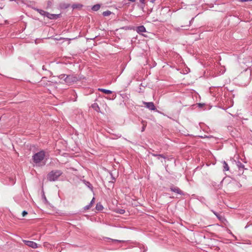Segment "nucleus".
<instances>
[{"mask_svg":"<svg viewBox=\"0 0 252 252\" xmlns=\"http://www.w3.org/2000/svg\"><path fill=\"white\" fill-rule=\"evenodd\" d=\"M242 1L244 2H246V1H252V0H243Z\"/></svg>","mask_w":252,"mask_h":252,"instance_id":"nucleus-26","label":"nucleus"},{"mask_svg":"<svg viewBox=\"0 0 252 252\" xmlns=\"http://www.w3.org/2000/svg\"><path fill=\"white\" fill-rule=\"evenodd\" d=\"M61 17V14H50L49 12H47L46 17L50 20H55Z\"/></svg>","mask_w":252,"mask_h":252,"instance_id":"nucleus-7","label":"nucleus"},{"mask_svg":"<svg viewBox=\"0 0 252 252\" xmlns=\"http://www.w3.org/2000/svg\"><path fill=\"white\" fill-rule=\"evenodd\" d=\"M91 207V204H89L88 205H87L85 207V209H87V210H88Z\"/></svg>","mask_w":252,"mask_h":252,"instance_id":"nucleus-23","label":"nucleus"},{"mask_svg":"<svg viewBox=\"0 0 252 252\" xmlns=\"http://www.w3.org/2000/svg\"><path fill=\"white\" fill-rule=\"evenodd\" d=\"M42 69H43V70H46V69L45 68V66H44V65H43V66H42Z\"/></svg>","mask_w":252,"mask_h":252,"instance_id":"nucleus-28","label":"nucleus"},{"mask_svg":"<svg viewBox=\"0 0 252 252\" xmlns=\"http://www.w3.org/2000/svg\"><path fill=\"white\" fill-rule=\"evenodd\" d=\"M236 164L237 167L238 168V169L239 170L242 169V170H243L244 169H245V165L243 163H242L241 162V161H240L239 160L237 161H236Z\"/></svg>","mask_w":252,"mask_h":252,"instance_id":"nucleus-11","label":"nucleus"},{"mask_svg":"<svg viewBox=\"0 0 252 252\" xmlns=\"http://www.w3.org/2000/svg\"><path fill=\"white\" fill-rule=\"evenodd\" d=\"M88 184L89 185H88V187H89V188H91L90 186H91V185L89 182H88Z\"/></svg>","mask_w":252,"mask_h":252,"instance_id":"nucleus-30","label":"nucleus"},{"mask_svg":"<svg viewBox=\"0 0 252 252\" xmlns=\"http://www.w3.org/2000/svg\"><path fill=\"white\" fill-rule=\"evenodd\" d=\"M81 6H82V5H80V4H73L72 5V8L73 9H74V8H76L80 7Z\"/></svg>","mask_w":252,"mask_h":252,"instance_id":"nucleus-21","label":"nucleus"},{"mask_svg":"<svg viewBox=\"0 0 252 252\" xmlns=\"http://www.w3.org/2000/svg\"><path fill=\"white\" fill-rule=\"evenodd\" d=\"M94 198L92 199V201H91V202H90V204H91V206H92V205L94 203Z\"/></svg>","mask_w":252,"mask_h":252,"instance_id":"nucleus-25","label":"nucleus"},{"mask_svg":"<svg viewBox=\"0 0 252 252\" xmlns=\"http://www.w3.org/2000/svg\"><path fill=\"white\" fill-rule=\"evenodd\" d=\"M111 11L109 10H107L105 11H104L102 13V15L103 16H108L111 14Z\"/></svg>","mask_w":252,"mask_h":252,"instance_id":"nucleus-18","label":"nucleus"},{"mask_svg":"<svg viewBox=\"0 0 252 252\" xmlns=\"http://www.w3.org/2000/svg\"><path fill=\"white\" fill-rule=\"evenodd\" d=\"M236 185L238 186V188H240L242 187V185L239 182H237Z\"/></svg>","mask_w":252,"mask_h":252,"instance_id":"nucleus-24","label":"nucleus"},{"mask_svg":"<svg viewBox=\"0 0 252 252\" xmlns=\"http://www.w3.org/2000/svg\"><path fill=\"white\" fill-rule=\"evenodd\" d=\"M157 157V158H158V159H159V158H161V157Z\"/></svg>","mask_w":252,"mask_h":252,"instance_id":"nucleus-32","label":"nucleus"},{"mask_svg":"<svg viewBox=\"0 0 252 252\" xmlns=\"http://www.w3.org/2000/svg\"><path fill=\"white\" fill-rule=\"evenodd\" d=\"M142 124L143 125V126L142 127L141 131L143 132L145 130V129L146 126H147V123H146V122H145L144 121H142Z\"/></svg>","mask_w":252,"mask_h":252,"instance_id":"nucleus-17","label":"nucleus"},{"mask_svg":"<svg viewBox=\"0 0 252 252\" xmlns=\"http://www.w3.org/2000/svg\"><path fill=\"white\" fill-rule=\"evenodd\" d=\"M28 214V212L26 211H23L22 212L23 217H25L26 215Z\"/></svg>","mask_w":252,"mask_h":252,"instance_id":"nucleus-22","label":"nucleus"},{"mask_svg":"<svg viewBox=\"0 0 252 252\" xmlns=\"http://www.w3.org/2000/svg\"><path fill=\"white\" fill-rule=\"evenodd\" d=\"M143 103L145 105V107L148 108L150 110H156V107L154 105V103L152 102H147L143 101Z\"/></svg>","mask_w":252,"mask_h":252,"instance_id":"nucleus-4","label":"nucleus"},{"mask_svg":"<svg viewBox=\"0 0 252 252\" xmlns=\"http://www.w3.org/2000/svg\"><path fill=\"white\" fill-rule=\"evenodd\" d=\"M61 79H63L64 81L68 84H70L72 82H76L77 80V78L73 75H66L65 74H62L61 75Z\"/></svg>","mask_w":252,"mask_h":252,"instance_id":"nucleus-3","label":"nucleus"},{"mask_svg":"<svg viewBox=\"0 0 252 252\" xmlns=\"http://www.w3.org/2000/svg\"><path fill=\"white\" fill-rule=\"evenodd\" d=\"M198 105H199L200 106H201L202 105V104H201V103H199V104H198Z\"/></svg>","mask_w":252,"mask_h":252,"instance_id":"nucleus-31","label":"nucleus"},{"mask_svg":"<svg viewBox=\"0 0 252 252\" xmlns=\"http://www.w3.org/2000/svg\"><path fill=\"white\" fill-rule=\"evenodd\" d=\"M98 91L101 92H103L106 94H112V92L110 90H106V89H100V88H99L98 89Z\"/></svg>","mask_w":252,"mask_h":252,"instance_id":"nucleus-13","label":"nucleus"},{"mask_svg":"<svg viewBox=\"0 0 252 252\" xmlns=\"http://www.w3.org/2000/svg\"><path fill=\"white\" fill-rule=\"evenodd\" d=\"M136 31L138 33H140L141 32H146V29L143 26H140L137 28Z\"/></svg>","mask_w":252,"mask_h":252,"instance_id":"nucleus-10","label":"nucleus"},{"mask_svg":"<svg viewBox=\"0 0 252 252\" xmlns=\"http://www.w3.org/2000/svg\"><path fill=\"white\" fill-rule=\"evenodd\" d=\"M171 191L177 193L180 195H184V193L178 187H175L173 185L171 186L170 188Z\"/></svg>","mask_w":252,"mask_h":252,"instance_id":"nucleus-5","label":"nucleus"},{"mask_svg":"<svg viewBox=\"0 0 252 252\" xmlns=\"http://www.w3.org/2000/svg\"><path fill=\"white\" fill-rule=\"evenodd\" d=\"M92 107L96 112H100V108L96 103H94L92 105Z\"/></svg>","mask_w":252,"mask_h":252,"instance_id":"nucleus-12","label":"nucleus"},{"mask_svg":"<svg viewBox=\"0 0 252 252\" xmlns=\"http://www.w3.org/2000/svg\"><path fill=\"white\" fill-rule=\"evenodd\" d=\"M144 1H145V0H140V2L142 3H144Z\"/></svg>","mask_w":252,"mask_h":252,"instance_id":"nucleus-27","label":"nucleus"},{"mask_svg":"<svg viewBox=\"0 0 252 252\" xmlns=\"http://www.w3.org/2000/svg\"><path fill=\"white\" fill-rule=\"evenodd\" d=\"M223 171H228L229 170V168L228 165L225 161H224L223 162Z\"/></svg>","mask_w":252,"mask_h":252,"instance_id":"nucleus-14","label":"nucleus"},{"mask_svg":"<svg viewBox=\"0 0 252 252\" xmlns=\"http://www.w3.org/2000/svg\"><path fill=\"white\" fill-rule=\"evenodd\" d=\"M103 208V206L100 204H97L96 206V209L97 210H101Z\"/></svg>","mask_w":252,"mask_h":252,"instance_id":"nucleus-19","label":"nucleus"},{"mask_svg":"<svg viewBox=\"0 0 252 252\" xmlns=\"http://www.w3.org/2000/svg\"><path fill=\"white\" fill-rule=\"evenodd\" d=\"M34 9L36 11H37L40 15L42 16H43L44 17H46L47 13L48 12L45 11L43 10L40 9L38 8H34Z\"/></svg>","mask_w":252,"mask_h":252,"instance_id":"nucleus-9","label":"nucleus"},{"mask_svg":"<svg viewBox=\"0 0 252 252\" xmlns=\"http://www.w3.org/2000/svg\"><path fill=\"white\" fill-rule=\"evenodd\" d=\"M128 1H131V2H134L136 0H128Z\"/></svg>","mask_w":252,"mask_h":252,"instance_id":"nucleus-29","label":"nucleus"},{"mask_svg":"<svg viewBox=\"0 0 252 252\" xmlns=\"http://www.w3.org/2000/svg\"><path fill=\"white\" fill-rule=\"evenodd\" d=\"M106 239L107 240V242H112L113 244H116V243H124L125 242V241L123 240H119L117 239H112L110 238H106Z\"/></svg>","mask_w":252,"mask_h":252,"instance_id":"nucleus-8","label":"nucleus"},{"mask_svg":"<svg viewBox=\"0 0 252 252\" xmlns=\"http://www.w3.org/2000/svg\"><path fill=\"white\" fill-rule=\"evenodd\" d=\"M45 158V152L44 151H40V152L34 154L32 156V159L33 162L37 164H39Z\"/></svg>","mask_w":252,"mask_h":252,"instance_id":"nucleus-2","label":"nucleus"},{"mask_svg":"<svg viewBox=\"0 0 252 252\" xmlns=\"http://www.w3.org/2000/svg\"><path fill=\"white\" fill-rule=\"evenodd\" d=\"M116 212L120 214H123L125 213V210L122 209H118L116 210Z\"/></svg>","mask_w":252,"mask_h":252,"instance_id":"nucleus-16","label":"nucleus"},{"mask_svg":"<svg viewBox=\"0 0 252 252\" xmlns=\"http://www.w3.org/2000/svg\"><path fill=\"white\" fill-rule=\"evenodd\" d=\"M23 242L25 245L32 248L35 249L38 247L37 244L33 241L24 240Z\"/></svg>","mask_w":252,"mask_h":252,"instance_id":"nucleus-6","label":"nucleus"},{"mask_svg":"<svg viewBox=\"0 0 252 252\" xmlns=\"http://www.w3.org/2000/svg\"><path fill=\"white\" fill-rule=\"evenodd\" d=\"M152 155L154 157H161V158H165V157L163 155H157V154H153Z\"/></svg>","mask_w":252,"mask_h":252,"instance_id":"nucleus-20","label":"nucleus"},{"mask_svg":"<svg viewBox=\"0 0 252 252\" xmlns=\"http://www.w3.org/2000/svg\"><path fill=\"white\" fill-rule=\"evenodd\" d=\"M112 179H113V180H115V178H114L112 177Z\"/></svg>","mask_w":252,"mask_h":252,"instance_id":"nucleus-33","label":"nucleus"},{"mask_svg":"<svg viewBox=\"0 0 252 252\" xmlns=\"http://www.w3.org/2000/svg\"><path fill=\"white\" fill-rule=\"evenodd\" d=\"M63 174L61 170H53L47 175V179L50 181H55Z\"/></svg>","mask_w":252,"mask_h":252,"instance_id":"nucleus-1","label":"nucleus"},{"mask_svg":"<svg viewBox=\"0 0 252 252\" xmlns=\"http://www.w3.org/2000/svg\"><path fill=\"white\" fill-rule=\"evenodd\" d=\"M100 7V4H97L94 5L92 8V9L93 11H96L99 9Z\"/></svg>","mask_w":252,"mask_h":252,"instance_id":"nucleus-15","label":"nucleus"}]
</instances>
